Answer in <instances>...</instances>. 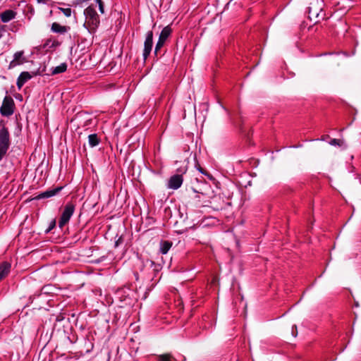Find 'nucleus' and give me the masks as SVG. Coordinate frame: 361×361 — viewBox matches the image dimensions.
Here are the masks:
<instances>
[{
	"label": "nucleus",
	"mask_w": 361,
	"mask_h": 361,
	"mask_svg": "<svg viewBox=\"0 0 361 361\" xmlns=\"http://www.w3.org/2000/svg\"><path fill=\"white\" fill-rule=\"evenodd\" d=\"M23 56V51L16 52L13 55V60L12 61H11V63L9 64V68H12L22 63L23 61H20V59H22Z\"/></svg>",
	"instance_id": "obj_11"
},
{
	"label": "nucleus",
	"mask_w": 361,
	"mask_h": 361,
	"mask_svg": "<svg viewBox=\"0 0 361 361\" xmlns=\"http://www.w3.org/2000/svg\"><path fill=\"white\" fill-rule=\"evenodd\" d=\"M17 15V13L14 11L13 10L8 9L4 11H3L0 14V18L1 22L3 23H8L11 21V20L14 19Z\"/></svg>",
	"instance_id": "obj_9"
},
{
	"label": "nucleus",
	"mask_w": 361,
	"mask_h": 361,
	"mask_svg": "<svg viewBox=\"0 0 361 361\" xmlns=\"http://www.w3.org/2000/svg\"><path fill=\"white\" fill-rule=\"evenodd\" d=\"M164 44H165V42H164L159 39H158V41L156 44V46H155V49H154V54L156 55L158 54L159 51L161 49V47L164 46Z\"/></svg>",
	"instance_id": "obj_18"
},
{
	"label": "nucleus",
	"mask_w": 361,
	"mask_h": 361,
	"mask_svg": "<svg viewBox=\"0 0 361 361\" xmlns=\"http://www.w3.org/2000/svg\"><path fill=\"white\" fill-rule=\"evenodd\" d=\"M171 32L172 30L170 26L168 25L164 27L159 35V39L166 42L169 37L171 35Z\"/></svg>",
	"instance_id": "obj_12"
},
{
	"label": "nucleus",
	"mask_w": 361,
	"mask_h": 361,
	"mask_svg": "<svg viewBox=\"0 0 361 361\" xmlns=\"http://www.w3.org/2000/svg\"><path fill=\"white\" fill-rule=\"evenodd\" d=\"M329 144L331 145H334V146H336V145H338V146H342L343 144V140H338V139H331L329 142Z\"/></svg>",
	"instance_id": "obj_19"
},
{
	"label": "nucleus",
	"mask_w": 361,
	"mask_h": 361,
	"mask_svg": "<svg viewBox=\"0 0 361 361\" xmlns=\"http://www.w3.org/2000/svg\"><path fill=\"white\" fill-rule=\"evenodd\" d=\"M14 101L10 97H5L0 108V113L4 116H10L14 111Z\"/></svg>",
	"instance_id": "obj_4"
},
{
	"label": "nucleus",
	"mask_w": 361,
	"mask_h": 361,
	"mask_svg": "<svg viewBox=\"0 0 361 361\" xmlns=\"http://www.w3.org/2000/svg\"><path fill=\"white\" fill-rule=\"evenodd\" d=\"M32 78V75L27 71L22 72L17 79V87L20 90L24 84Z\"/></svg>",
	"instance_id": "obj_8"
},
{
	"label": "nucleus",
	"mask_w": 361,
	"mask_h": 361,
	"mask_svg": "<svg viewBox=\"0 0 361 361\" xmlns=\"http://www.w3.org/2000/svg\"><path fill=\"white\" fill-rule=\"evenodd\" d=\"M193 191H194L195 192H197V191L196 190H195V189H193Z\"/></svg>",
	"instance_id": "obj_34"
},
{
	"label": "nucleus",
	"mask_w": 361,
	"mask_h": 361,
	"mask_svg": "<svg viewBox=\"0 0 361 361\" xmlns=\"http://www.w3.org/2000/svg\"><path fill=\"white\" fill-rule=\"evenodd\" d=\"M56 226V220L53 219L49 226L48 229L47 230V233L49 232L51 230H52Z\"/></svg>",
	"instance_id": "obj_21"
},
{
	"label": "nucleus",
	"mask_w": 361,
	"mask_h": 361,
	"mask_svg": "<svg viewBox=\"0 0 361 361\" xmlns=\"http://www.w3.org/2000/svg\"><path fill=\"white\" fill-rule=\"evenodd\" d=\"M183 183V177L181 175H174L171 176L168 181V188L177 190Z\"/></svg>",
	"instance_id": "obj_6"
},
{
	"label": "nucleus",
	"mask_w": 361,
	"mask_h": 361,
	"mask_svg": "<svg viewBox=\"0 0 361 361\" xmlns=\"http://www.w3.org/2000/svg\"><path fill=\"white\" fill-rule=\"evenodd\" d=\"M60 10L66 17H70L71 16L72 11L71 8H60Z\"/></svg>",
	"instance_id": "obj_20"
},
{
	"label": "nucleus",
	"mask_w": 361,
	"mask_h": 361,
	"mask_svg": "<svg viewBox=\"0 0 361 361\" xmlns=\"http://www.w3.org/2000/svg\"><path fill=\"white\" fill-rule=\"evenodd\" d=\"M121 238L116 242V246H118V243H120Z\"/></svg>",
	"instance_id": "obj_30"
},
{
	"label": "nucleus",
	"mask_w": 361,
	"mask_h": 361,
	"mask_svg": "<svg viewBox=\"0 0 361 361\" xmlns=\"http://www.w3.org/2000/svg\"><path fill=\"white\" fill-rule=\"evenodd\" d=\"M75 211V206L73 203L68 202L64 207L59 221V226L62 228L71 219Z\"/></svg>",
	"instance_id": "obj_3"
},
{
	"label": "nucleus",
	"mask_w": 361,
	"mask_h": 361,
	"mask_svg": "<svg viewBox=\"0 0 361 361\" xmlns=\"http://www.w3.org/2000/svg\"><path fill=\"white\" fill-rule=\"evenodd\" d=\"M96 1H97V4H98L99 2H102V0H96Z\"/></svg>",
	"instance_id": "obj_31"
},
{
	"label": "nucleus",
	"mask_w": 361,
	"mask_h": 361,
	"mask_svg": "<svg viewBox=\"0 0 361 361\" xmlns=\"http://www.w3.org/2000/svg\"><path fill=\"white\" fill-rule=\"evenodd\" d=\"M172 246V243L170 241H162L160 243V252L165 255L166 254Z\"/></svg>",
	"instance_id": "obj_15"
},
{
	"label": "nucleus",
	"mask_w": 361,
	"mask_h": 361,
	"mask_svg": "<svg viewBox=\"0 0 361 361\" xmlns=\"http://www.w3.org/2000/svg\"><path fill=\"white\" fill-rule=\"evenodd\" d=\"M327 137H329V135H324V136H322V137L321 140H326V139Z\"/></svg>",
	"instance_id": "obj_28"
},
{
	"label": "nucleus",
	"mask_w": 361,
	"mask_h": 361,
	"mask_svg": "<svg viewBox=\"0 0 361 361\" xmlns=\"http://www.w3.org/2000/svg\"><path fill=\"white\" fill-rule=\"evenodd\" d=\"M297 334H298L297 326H296V325H293L292 326V335L295 337L297 336Z\"/></svg>",
	"instance_id": "obj_23"
},
{
	"label": "nucleus",
	"mask_w": 361,
	"mask_h": 361,
	"mask_svg": "<svg viewBox=\"0 0 361 361\" xmlns=\"http://www.w3.org/2000/svg\"><path fill=\"white\" fill-rule=\"evenodd\" d=\"M153 46V32L149 30L146 33V37L144 42V49H143V58L145 60L150 54Z\"/></svg>",
	"instance_id": "obj_5"
},
{
	"label": "nucleus",
	"mask_w": 361,
	"mask_h": 361,
	"mask_svg": "<svg viewBox=\"0 0 361 361\" xmlns=\"http://www.w3.org/2000/svg\"><path fill=\"white\" fill-rule=\"evenodd\" d=\"M198 170L201 172V173L205 174L204 171H203V169L201 167H199Z\"/></svg>",
	"instance_id": "obj_29"
},
{
	"label": "nucleus",
	"mask_w": 361,
	"mask_h": 361,
	"mask_svg": "<svg viewBox=\"0 0 361 361\" xmlns=\"http://www.w3.org/2000/svg\"><path fill=\"white\" fill-rule=\"evenodd\" d=\"M11 145L8 130L3 126L0 129V161L6 154Z\"/></svg>",
	"instance_id": "obj_2"
},
{
	"label": "nucleus",
	"mask_w": 361,
	"mask_h": 361,
	"mask_svg": "<svg viewBox=\"0 0 361 361\" xmlns=\"http://www.w3.org/2000/svg\"><path fill=\"white\" fill-rule=\"evenodd\" d=\"M354 306H355V307H359V302H358V301H357V300H355V305H354Z\"/></svg>",
	"instance_id": "obj_27"
},
{
	"label": "nucleus",
	"mask_w": 361,
	"mask_h": 361,
	"mask_svg": "<svg viewBox=\"0 0 361 361\" xmlns=\"http://www.w3.org/2000/svg\"><path fill=\"white\" fill-rule=\"evenodd\" d=\"M49 1V0H38L39 3H42V4H47Z\"/></svg>",
	"instance_id": "obj_26"
},
{
	"label": "nucleus",
	"mask_w": 361,
	"mask_h": 361,
	"mask_svg": "<svg viewBox=\"0 0 361 361\" xmlns=\"http://www.w3.org/2000/svg\"><path fill=\"white\" fill-rule=\"evenodd\" d=\"M6 31V27L5 25H0V39L3 36V32Z\"/></svg>",
	"instance_id": "obj_25"
},
{
	"label": "nucleus",
	"mask_w": 361,
	"mask_h": 361,
	"mask_svg": "<svg viewBox=\"0 0 361 361\" xmlns=\"http://www.w3.org/2000/svg\"><path fill=\"white\" fill-rule=\"evenodd\" d=\"M67 69V64L66 63H62L59 66L53 68L51 71L52 75H56L59 73H63Z\"/></svg>",
	"instance_id": "obj_16"
},
{
	"label": "nucleus",
	"mask_w": 361,
	"mask_h": 361,
	"mask_svg": "<svg viewBox=\"0 0 361 361\" xmlns=\"http://www.w3.org/2000/svg\"><path fill=\"white\" fill-rule=\"evenodd\" d=\"M4 278L0 276V281H1Z\"/></svg>",
	"instance_id": "obj_33"
},
{
	"label": "nucleus",
	"mask_w": 361,
	"mask_h": 361,
	"mask_svg": "<svg viewBox=\"0 0 361 361\" xmlns=\"http://www.w3.org/2000/svg\"><path fill=\"white\" fill-rule=\"evenodd\" d=\"M62 187H57L54 189H50L45 192H41L36 197V199L40 200L51 197L58 194L62 190Z\"/></svg>",
	"instance_id": "obj_7"
},
{
	"label": "nucleus",
	"mask_w": 361,
	"mask_h": 361,
	"mask_svg": "<svg viewBox=\"0 0 361 361\" xmlns=\"http://www.w3.org/2000/svg\"><path fill=\"white\" fill-rule=\"evenodd\" d=\"M99 142L100 139L98 137V135L97 134H90L88 136V143L91 147L97 146L99 144Z\"/></svg>",
	"instance_id": "obj_14"
},
{
	"label": "nucleus",
	"mask_w": 361,
	"mask_h": 361,
	"mask_svg": "<svg viewBox=\"0 0 361 361\" xmlns=\"http://www.w3.org/2000/svg\"><path fill=\"white\" fill-rule=\"evenodd\" d=\"M173 360H174V358L169 353L159 355L158 356V361H172Z\"/></svg>",
	"instance_id": "obj_17"
},
{
	"label": "nucleus",
	"mask_w": 361,
	"mask_h": 361,
	"mask_svg": "<svg viewBox=\"0 0 361 361\" xmlns=\"http://www.w3.org/2000/svg\"><path fill=\"white\" fill-rule=\"evenodd\" d=\"M10 30L12 32H16L18 30V25L16 23H12L11 25Z\"/></svg>",
	"instance_id": "obj_24"
},
{
	"label": "nucleus",
	"mask_w": 361,
	"mask_h": 361,
	"mask_svg": "<svg viewBox=\"0 0 361 361\" xmlns=\"http://www.w3.org/2000/svg\"><path fill=\"white\" fill-rule=\"evenodd\" d=\"M11 269V264L6 262H4L0 264V276L4 278L7 276Z\"/></svg>",
	"instance_id": "obj_13"
},
{
	"label": "nucleus",
	"mask_w": 361,
	"mask_h": 361,
	"mask_svg": "<svg viewBox=\"0 0 361 361\" xmlns=\"http://www.w3.org/2000/svg\"><path fill=\"white\" fill-rule=\"evenodd\" d=\"M84 15L85 16L84 27L87 29L90 33H94L100 24L99 16L94 7L89 6L85 9Z\"/></svg>",
	"instance_id": "obj_1"
},
{
	"label": "nucleus",
	"mask_w": 361,
	"mask_h": 361,
	"mask_svg": "<svg viewBox=\"0 0 361 361\" xmlns=\"http://www.w3.org/2000/svg\"><path fill=\"white\" fill-rule=\"evenodd\" d=\"M98 5H99V10L100 13L103 14L104 13V3H103V1L102 2H99Z\"/></svg>",
	"instance_id": "obj_22"
},
{
	"label": "nucleus",
	"mask_w": 361,
	"mask_h": 361,
	"mask_svg": "<svg viewBox=\"0 0 361 361\" xmlns=\"http://www.w3.org/2000/svg\"><path fill=\"white\" fill-rule=\"evenodd\" d=\"M149 263L151 265H152L154 264V262L152 261H150Z\"/></svg>",
	"instance_id": "obj_32"
},
{
	"label": "nucleus",
	"mask_w": 361,
	"mask_h": 361,
	"mask_svg": "<svg viewBox=\"0 0 361 361\" xmlns=\"http://www.w3.org/2000/svg\"><path fill=\"white\" fill-rule=\"evenodd\" d=\"M51 30L53 32L55 33L64 34L70 30V27L68 26L61 25L58 23H53Z\"/></svg>",
	"instance_id": "obj_10"
}]
</instances>
